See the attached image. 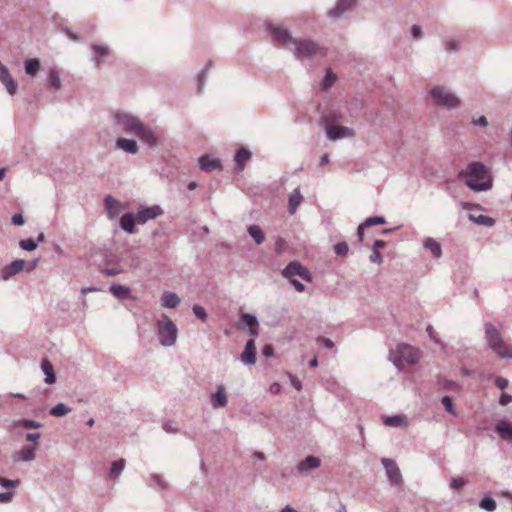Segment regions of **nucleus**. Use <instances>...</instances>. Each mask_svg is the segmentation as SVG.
Instances as JSON below:
<instances>
[{
    "instance_id": "f257e3e1",
    "label": "nucleus",
    "mask_w": 512,
    "mask_h": 512,
    "mask_svg": "<svg viewBox=\"0 0 512 512\" xmlns=\"http://www.w3.org/2000/svg\"><path fill=\"white\" fill-rule=\"evenodd\" d=\"M465 177V184L471 190L476 192L487 191L492 187V177L487 167L478 161L467 165L466 170L462 172Z\"/></svg>"
},
{
    "instance_id": "f03ea898",
    "label": "nucleus",
    "mask_w": 512,
    "mask_h": 512,
    "mask_svg": "<svg viewBox=\"0 0 512 512\" xmlns=\"http://www.w3.org/2000/svg\"><path fill=\"white\" fill-rule=\"evenodd\" d=\"M485 340L487 346L500 358L512 359V347L503 341L500 330L492 323L487 322L484 324Z\"/></svg>"
},
{
    "instance_id": "7ed1b4c3",
    "label": "nucleus",
    "mask_w": 512,
    "mask_h": 512,
    "mask_svg": "<svg viewBox=\"0 0 512 512\" xmlns=\"http://www.w3.org/2000/svg\"><path fill=\"white\" fill-rule=\"evenodd\" d=\"M420 356L421 352L418 349L402 343L390 350L389 359L399 371H402L405 364L415 365L418 363Z\"/></svg>"
},
{
    "instance_id": "20e7f679",
    "label": "nucleus",
    "mask_w": 512,
    "mask_h": 512,
    "mask_svg": "<svg viewBox=\"0 0 512 512\" xmlns=\"http://www.w3.org/2000/svg\"><path fill=\"white\" fill-rule=\"evenodd\" d=\"M114 128L122 133L136 136L143 126L138 117L126 111H116L112 114Z\"/></svg>"
},
{
    "instance_id": "39448f33",
    "label": "nucleus",
    "mask_w": 512,
    "mask_h": 512,
    "mask_svg": "<svg viewBox=\"0 0 512 512\" xmlns=\"http://www.w3.org/2000/svg\"><path fill=\"white\" fill-rule=\"evenodd\" d=\"M290 50L294 57L300 60L326 56V49L318 42L308 38L295 39Z\"/></svg>"
},
{
    "instance_id": "423d86ee",
    "label": "nucleus",
    "mask_w": 512,
    "mask_h": 512,
    "mask_svg": "<svg viewBox=\"0 0 512 512\" xmlns=\"http://www.w3.org/2000/svg\"><path fill=\"white\" fill-rule=\"evenodd\" d=\"M434 105L446 110L457 109L461 106L460 98L448 87L436 85L430 90Z\"/></svg>"
},
{
    "instance_id": "0eeeda50",
    "label": "nucleus",
    "mask_w": 512,
    "mask_h": 512,
    "mask_svg": "<svg viewBox=\"0 0 512 512\" xmlns=\"http://www.w3.org/2000/svg\"><path fill=\"white\" fill-rule=\"evenodd\" d=\"M156 325L160 344L164 347L175 345L178 336V328L172 319L166 314H162L157 320Z\"/></svg>"
},
{
    "instance_id": "6e6552de",
    "label": "nucleus",
    "mask_w": 512,
    "mask_h": 512,
    "mask_svg": "<svg viewBox=\"0 0 512 512\" xmlns=\"http://www.w3.org/2000/svg\"><path fill=\"white\" fill-rule=\"evenodd\" d=\"M267 31L274 45L284 48H291L295 42V38L290 32L281 25L268 24Z\"/></svg>"
},
{
    "instance_id": "1a4fd4ad",
    "label": "nucleus",
    "mask_w": 512,
    "mask_h": 512,
    "mask_svg": "<svg viewBox=\"0 0 512 512\" xmlns=\"http://www.w3.org/2000/svg\"><path fill=\"white\" fill-rule=\"evenodd\" d=\"M300 276L303 280L307 282H312L311 272L305 268L298 261H291L288 265L282 270V276L287 279H291L293 276Z\"/></svg>"
},
{
    "instance_id": "9d476101",
    "label": "nucleus",
    "mask_w": 512,
    "mask_h": 512,
    "mask_svg": "<svg viewBox=\"0 0 512 512\" xmlns=\"http://www.w3.org/2000/svg\"><path fill=\"white\" fill-rule=\"evenodd\" d=\"M381 463L384 467L386 476L392 486H399L403 479L400 469L395 460L390 458H382Z\"/></svg>"
},
{
    "instance_id": "9b49d317",
    "label": "nucleus",
    "mask_w": 512,
    "mask_h": 512,
    "mask_svg": "<svg viewBox=\"0 0 512 512\" xmlns=\"http://www.w3.org/2000/svg\"><path fill=\"white\" fill-rule=\"evenodd\" d=\"M163 214V209L159 205L150 207L140 205L135 213L138 224H145L150 220H154Z\"/></svg>"
},
{
    "instance_id": "f8f14e48",
    "label": "nucleus",
    "mask_w": 512,
    "mask_h": 512,
    "mask_svg": "<svg viewBox=\"0 0 512 512\" xmlns=\"http://www.w3.org/2000/svg\"><path fill=\"white\" fill-rule=\"evenodd\" d=\"M26 267V261L23 259H17L6 265L0 270V279L3 281L9 280L12 276L20 273Z\"/></svg>"
},
{
    "instance_id": "ddd939ff",
    "label": "nucleus",
    "mask_w": 512,
    "mask_h": 512,
    "mask_svg": "<svg viewBox=\"0 0 512 512\" xmlns=\"http://www.w3.org/2000/svg\"><path fill=\"white\" fill-rule=\"evenodd\" d=\"M355 4L356 0H337L335 7L327 11V16L332 19H339L350 11Z\"/></svg>"
},
{
    "instance_id": "4468645a",
    "label": "nucleus",
    "mask_w": 512,
    "mask_h": 512,
    "mask_svg": "<svg viewBox=\"0 0 512 512\" xmlns=\"http://www.w3.org/2000/svg\"><path fill=\"white\" fill-rule=\"evenodd\" d=\"M326 136L330 141H336L344 137H350L353 135L352 129L348 127H340L336 125H326L325 127Z\"/></svg>"
},
{
    "instance_id": "2eb2a0df",
    "label": "nucleus",
    "mask_w": 512,
    "mask_h": 512,
    "mask_svg": "<svg viewBox=\"0 0 512 512\" xmlns=\"http://www.w3.org/2000/svg\"><path fill=\"white\" fill-rule=\"evenodd\" d=\"M0 81L5 86L7 92L10 95H14L17 92V83L12 78L9 70L0 62Z\"/></svg>"
},
{
    "instance_id": "dca6fc26",
    "label": "nucleus",
    "mask_w": 512,
    "mask_h": 512,
    "mask_svg": "<svg viewBox=\"0 0 512 512\" xmlns=\"http://www.w3.org/2000/svg\"><path fill=\"white\" fill-rule=\"evenodd\" d=\"M117 149L124 151L127 154L135 155L139 152V145L136 140L119 137L115 141Z\"/></svg>"
},
{
    "instance_id": "f3484780",
    "label": "nucleus",
    "mask_w": 512,
    "mask_h": 512,
    "mask_svg": "<svg viewBox=\"0 0 512 512\" xmlns=\"http://www.w3.org/2000/svg\"><path fill=\"white\" fill-rule=\"evenodd\" d=\"M199 167L205 172H211L213 170H221L222 164L220 159L212 158L209 155H202L198 159Z\"/></svg>"
},
{
    "instance_id": "a211bd4d",
    "label": "nucleus",
    "mask_w": 512,
    "mask_h": 512,
    "mask_svg": "<svg viewBox=\"0 0 512 512\" xmlns=\"http://www.w3.org/2000/svg\"><path fill=\"white\" fill-rule=\"evenodd\" d=\"M241 361L248 366H253L256 363V347L254 339H249L246 342L245 349L241 354Z\"/></svg>"
},
{
    "instance_id": "6ab92c4d",
    "label": "nucleus",
    "mask_w": 512,
    "mask_h": 512,
    "mask_svg": "<svg viewBox=\"0 0 512 512\" xmlns=\"http://www.w3.org/2000/svg\"><path fill=\"white\" fill-rule=\"evenodd\" d=\"M136 137L149 147H156L158 145V139L155 132L145 124H143Z\"/></svg>"
},
{
    "instance_id": "aec40b11",
    "label": "nucleus",
    "mask_w": 512,
    "mask_h": 512,
    "mask_svg": "<svg viewBox=\"0 0 512 512\" xmlns=\"http://www.w3.org/2000/svg\"><path fill=\"white\" fill-rule=\"evenodd\" d=\"M138 223L135 213L126 212L120 218V227L129 234L136 232L135 224Z\"/></svg>"
},
{
    "instance_id": "412c9836",
    "label": "nucleus",
    "mask_w": 512,
    "mask_h": 512,
    "mask_svg": "<svg viewBox=\"0 0 512 512\" xmlns=\"http://www.w3.org/2000/svg\"><path fill=\"white\" fill-rule=\"evenodd\" d=\"M212 66H213V62L211 60H208L205 63L204 67L201 68L199 70V72L197 73V86H196V90H197L198 94L202 93V91H203V89L205 87L207 78H208V72L212 68Z\"/></svg>"
},
{
    "instance_id": "4be33fe9",
    "label": "nucleus",
    "mask_w": 512,
    "mask_h": 512,
    "mask_svg": "<svg viewBox=\"0 0 512 512\" xmlns=\"http://www.w3.org/2000/svg\"><path fill=\"white\" fill-rule=\"evenodd\" d=\"M228 403L223 385H219L217 391L211 395V405L213 408L225 407Z\"/></svg>"
},
{
    "instance_id": "5701e85b",
    "label": "nucleus",
    "mask_w": 512,
    "mask_h": 512,
    "mask_svg": "<svg viewBox=\"0 0 512 512\" xmlns=\"http://www.w3.org/2000/svg\"><path fill=\"white\" fill-rule=\"evenodd\" d=\"M321 465V461L319 458L315 456H307L303 461L298 463L296 469L300 473L307 472L312 469H317Z\"/></svg>"
},
{
    "instance_id": "b1692460",
    "label": "nucleus",
    "mask_w": 512,
    "mask_h": 512,
    "mask_svg": "<svg viewBox=\"0 0 512 512\" xmlns=\"http://www.w3.org/2000/svg\"><path fill=\"white\" fill-rule=\"evenodd\" d=\"M179 296L172 291H164L161 296V304L168 309H174L180 304Z\"/></svg>"
},
{
    "instance_id": "393cba45",
    "label": "nucleus",
    "mask_w": 512,
    "mask_h": 512,
    "mask_svg": "<svg viewBox=\"0 0 512 512\" xmlns=\"http://www.w3.org/2000/svg\"><path fill=\"white\" fill-rule=\"evenodd\" d=\"M110 292L119 300L132 299L131 290L128 286L120 284H112L109 288Z\"/></svg>"
},
{
    "instance_id": "a878e982",
    "label": "nucleus",
    "mask_w": 512,
    "mask_h": 512,
    "mask_svg": "<svg viewBox=\"0 0 512 512\" xmlns=\"http://www.w3.org/2000/svg\"><path fill=\"white\" fill-rule=\"evenodd\" d=\"M41 370L45 375V383L48 385H52L56 382V375L54 372L53 365L48 359H43L41 362Z\"/></svg>"
},
{
    "instance_id": "bb28decb",
    "label": "nucleus",
    "mask_w": 512,
    "mask_h": 512,
    "mask_svg": "<svg viewBox=\"0 0 512 512\" xmlns=\"http://www.w3.org/2000/svg\"><path fill=\"white\" fill-rule=\"evenodd\" d=\"M35 450L36 448L35 447H32V446H24L21 448V450H19L14 459L16 461H20V462H30V461H33L35 459Z\"/></svg>"
},
{
    "instance_id": "cd10ccee",
    "label": "nucleus",
    "mask_w": 512,
    "mask_h": 512,
    "mask_svg": "<svg viewBox=\"0 0 512 512\" xmlns=\"http://www.w3.org/2000/svg\"><path fill=\"white\" fill-rule=\"evenodd\" d=\"M302 201H303V196L300 192V189L299 188L294 189L293 192L289 196V201H288L289 214L293 215L296 212L298 206L301 204Z\"/></svg>"
},
{
    "instance_id": "c85d7f7f",
    "label": "nucleus",
    "mask_w": 512,
    "mask_h": 512,
    "mask_svg": "<svg viewBox=\"0 0 512 512\" xmlns=\"http://www.w3.org/2000/svg\"><path fill=\"white\" fill-rule=\"evenodd\" d=\"M91 49L93 51L92 60L95 62L97 67L101 65V62L99 61L98 57L105 58L110 55V49L104 45L93 44L91 46Z\"/></svg>"
},
{
    "instance_id": "c756f323",
    "label": "nucleus",
    "mask_w": 512,
    "mask_h": 512,
    "mask_svg": "<svg viewBox=\"0 0 512 512\" xmlns=\"http://www.w3.org/2000/svg\"><path fill=\"white\" fill-rule=\"evenodd\" d=\"M251 158V152L246 148L239 149L234 157L236 162L237 170L242 171L244 169L245 163Z\"/></svg>"
},
{
    "instance_id": "7c9ffc66",
    "label": "nucleus",
    "mask_w": 512,
    "mask_h": 512,
    "mask_svg": "<svg viewBox=\"0 0 512 512\" xmlns=\"http://www.w3.org/2000/svg\"><path fill=\"white\" fill-rule=\"evenodd\" d=\"M468 219L473 223L486 227H493L495 225V220L492 217L483 214H469Z\"/></svg>"
},
{
    "instance_id": "2f4dec72",
    "label": "nucleus",
    "mask_w": 512,
    "mask_h": 512,
    "mask_svg": "<svg viewBox=\"0 0 512 512\" xmlns=\"http://www.w3.org/2000/svg\"><path fill=\"white\" fill-rule=\"evenodd\" d=\"M424 247L428 249L434 258H440L442 255V249L440 244L433 238H426L424 241Z\"/></svg>"
},
{
    "instance_id": "473e14b6",
    "label": "nucleus",
    "mask_w": 512,
    "mask_h": 512,
    "mask_svg": "<svg viewBox=\"0 0 512 512\" xmlns=\"http://www.w3.org/2000/svg\"><path fill=\"white\" fill-rule=\"evenodd\" d=\"M248 234L253 238L254 242L258 245L262 244L265 240V235L260 226L253 224L247 228Z\"/></svg>"
},
{
    "instance_id": "72a5a7b5",
    "label": "nucleus",
    "mask_w": 512,
    "mask_h": 512,
    "mask_svg": "<svg viewBox=\"0 0 512 512\" xmlns=\"http://www.w3.org/2000/svg\"><path fill=\"white\" fill-rule=\"evenodd\" d=\"M48 83L49 86L55 91H58L62 88L60 72L57 69H50L48 73Z\"/></svg>"
},
{
    "instance_id": "f704fd0d",
    "label": "nucleus",
    "mask_w": 512,
    "mask_h": 512,
    "mask_svg": "<svg viewBox=\"0 0 512 512\" xmlns=\"http://www.w3.org/2000/svg\"><path fill=\"white\" fill-rule=\"evenodd\" d=\"M495 430L503 440H512V424L499 423L496 425Z\"/></svg>"
},
{
    "instance_id": "c9c22d12",
    "label": "nucleus",
    "mask_w": 512,
    "mask_h": 512,
    "mask_svg": "<svg viewBox=\"0 0 512 512\" xmlns=\"http://www.w3.org/2000/svg\"><path fill=\"white\" fill-rule=\"evenodd\" d=\"M40 61L36 58L28 59L24 63L25 73L34 77L40 70Z\"/></svg>"
},
{
    "instance_id": "e433bc0d",
    "label": "nucleus",
    "mask_w": 512,
    "mask_h": 512,
    "mask_svg": "<svg viewBox=\"0 0 512 512\" xmlns=\"http://www.w3.org/2000/svg\"><path fill=\"white\" fill-rule=\"evenodd\" d=\"M344 120V117L340 110L337 109H331L328 111L327 114L322 116V121L325 123H340Z\"/></svg>"
},
{
    "instance_id": "4c0bfd02",
    "label": "nucleus",
    "mask_w": 512,
    "mask_h": 512,
    "mask_svg": "<svg viewBox=\"0 0 512 512\" xmlns=\"http://www.w3.org/2000/svg\"><path fill=\"white\" fill-rule=\"evenodd\" d=\"M150 486L158 489V490H167L168 489V483L163 479L161 475L158 474H151L150 476Z\"/></svg>"
},
{
    "instance_id": "58836bf2",
    "label": "nucleus",
    "mask_w": 512,
    "mask_h": 512,
    "mask_svg": "<svg viewBox=\"0 0 512 512\" xmlns=\"http://www.w3.org/2000/svg\"><path fill=\"white\" fill-rule=\"evenodd\" d=\"M384 424L390 427H401L406 424V421L403 415H394L385 417Z\"/></svg>"
},
{
    "instance_id": "ea45409f",
    "label": "nucleus",
    "mask_w": 512,
    "mask_h": 512,
    "mask_svg": "<svg viewBox=\"0 0 512 512\" xmlns=\"http://www.w3.org/2000/svg\"><path fill=\"white\" fill-rule=\"evenodd\" d=\"M240 325L241 327L248 326L250 328L258 327L259 323L255 315L245 313L240 316Z\"/></svg>"
},
{
    "instance_id": "a19ab883",
    "label": "nucleus",
    "mask_w": 512,
    "mask_h": 512,
    "mask_svg": "<svg viewBox=\"0 0 512 512\" xmlns=\"http://www.w3.org/2000/svg\"><path fill=\"white\" fill-rule=\"evenodd\" d=\"M125 461L124 459L116 460L112 463L111 469L109 471V476L111 478H117L118 475L124 470Z\"/></svg>"
},
{
    "instance_id": "79ce46f5",
    "label": "nucleus",
    "mask_w": 512,
    "mask_h": 512,
    "mask_svg": "<svg viewBox=\"0 0 512 512\" xmlns=\"http://www.w3.org/2000/svg\"><path fill=\"white\" fill-rule=\"evenodd\" d=\"M71 411L69 407H67L63 403H58L50 409V414L54 417H62L68 414Z\"/></svg>"
},
{
    "instance_id": "37998d69",
    "label": "nucleus",
    "mask_w": 512,
    "mask_h": 512,
    "mask_svg": "<svg viewBox=\"0 0 512 512\" xmlns=\"http://www.w3.org/2000/svg\"><path fill=\"white\" fill-rule=\"evenodd\" d=\"M104 202L109 213H117L119 211L120 203L111 195L106 196Z\"/></svg>"
},
{
    "instance_id": "c03bdc74",
    "label": "nucleus",
    "mask_w": 512,
    "mask_h": 512,
    "mask_svg": "<svg viewBox=\"0 0 512 512\" xmlns=\"http://www.w3.org/2000/svg\"><path fill=\"white\" fill-rule=\"evenodd\" d=\"M336 79V74H334L331 70H327L326 75L321 82L322 90H328L330 87H332Z\"/></svg>"
},
{
    "instance_id": "a18cd8bd",
    "label": "nucleus",
    "mask_w": 512,
    "mask_h": 512,
    "mask_svg": "<svg viewBox=\"0 0 512 512\" xmlns=\"http://www.w3.org/2000/svg\"><path fill=\"white\" fill-rule=\"evenodd\" d=\"M479 506L481 509L485 511L493 512L496 509L497 504L492 497H484L483 499L480 500Z\"/></svg>"
},
{
    "instance_id": "49530a36",
    "label": "nucleus",
    "mask_w": 512,
    "mask_h": 512,
    "mask_svg": "<svg viewBox=\"0 0 512 512\" xmlns=\"http://www.w3.org/2000/svg\"><path fill=\"white\" fill-rule=\"evenodd\" d=\"M461 43L458 39H448L444 42V49L446 52L453 53L460 49Z\"/></svg>"
},
{
    "instance_id": "de8ad7c7",
    "label": "nucleus",
    "mask_w": 512,
    "mask_h": 512,
    "mask_svg": "<svg viewBox=\"0 0 512 512\" xmlns=\"http://www.w3.org/2000/svg\"><path fill=\"white\" fill-rule=\"evenodd\" d=\"M441 403L449 414L457 416V411L454 407L452 398L450 396H443L441 399Z\"/></svg>"
},
{
    "instance_id": "09e8293b",
    "label": "nucleus",
    "mask_w": 512,
    "mask_h": 512,
    "mask_svg": "<svg viewBox=\"0 0 512 512\" xmlns=\"http://www.w3.org/2000/svg\"><path fill=\"white\" fill-rule=\"evenodd\" d=\"M19 246L25 251H34L37 248V242L33 238L22 239L19 241Z\"/></svg>"
},
{
    "instance_id": "8fccbe9b",
    "label": "nucleus",
    "mask_w": 512,
    "mask_h": 512,
    "mask_svg": "<svg viewBox=\"0 0 512 512\" xmlns=\"http://www.w3.org/2000/svg\"><path fill=\"white\" fill-rule=\"evenodd\" d=\"M438 383L442 389L447 391H454L458 388L457 384L454 381L445 378H439Z\"/></svg>"
},
{
    "instance_id": "3c124183",
    "label": "nucleus",
    "mask_w": 512,
    "mask_h": 512,
    "mask_svg": "<svg viewBox=\"0 0 512 512\" xmlns=\"http://www.w3.org/2000/svg\"><path fill=\"white\" fill-rule=\"evenodd\" d=\"M385 223H386V219L383 216H372V217L367 218L364 221V225H367V227L374 226V225H382Z\"/></svg>"
},
{
    "instance_id": "603ef678",
    "label": "nucleus",
    "mask_w": 512,
    "mask_h": 512,
    "mask_svg": "<svg viewBox=\"0 0 512 512\" xmlns=\"http://www.w3.org/2000/svg\"><path fill=\"white\" fill-rule=\"evenodd\" d=\"M19 424L28 429H38L42 426L40 422L30 419H22L19 421Z\"/></svg>"
},
{
    "instance_id": "864d4df0",
    "label": "nucleus",
    "mask_w": 512,
    "mask_h": 512,
    "mask_svg": "<svg viewBox=\"0 0 512 512\" xmlns=\"http://www.w3.org/2000/svg\"><path fill=\"white\" fill-rule=\"evenodd\" d=\"M193 313L202 321V322H206L207 321V313L205 311V309L200 306V305H194L193 308Z\"/></svg>"
},
{
    "instance_id": "5fc2aeb1",
    "label": "nucleus",
    "mask_w": 512,
    "mask_h": 512,
    "mask_svg": "<svg viewBox=\"0 0 512 512\" xmlns=\"http://www.w3.org/2000/svg\"><path fill=\"white\" fill-rule=\"evenodd\" d=\"M349 247L346 242H339L334 245V252L339 256H344L348 253Z\"/></svg>"
},
{
    "instance_id": "6e6d98bb",
    "label": "nucleus",
    "mask_w": 512,
    "mask_h": 512,
    "mask_svg": "<svg viewBox=\"0 0 512 512\" xmlns=\"http://www.w3.org/2000/svg\"><path fill=\"white\" fill-rule=\"evenodd\" d=\"M20 481L18 479L16 480H8L5 478L0 477V485L4 488H15L18 486Z\"/></svg>"
},
{
    "instance_id": "4d7b16f0",
    "label": "nucleus",
    "mask_w": 512,
    "mask_h": 512,
    "mask_svg": "<svg viewBox=\"0 0 512 512\" xmlns=\"http://www.w3.org/2000/svg\"><path fill=\"white\" fill-rule=\"evenodd\" d=\"M466 485V480L463 478H452L450 481V488L458 490Z\"/></svg>"
},
{
    "instance_id": "13d9d810",
    "label": "nucleus",
    "mask_w": 512,
    "mask_h": 512,
    "mask_svg": "<svg viewBox=\"0 0 512 512\" xmlns=\"http://www.w3.org/2000/svg\"><path fill=\"white\" fill-rule=\"evenodd\" d=\"M122 269L120 267H113V268H104L102 270V273L106 276H116L122 273Z\"/></svg>"
},
{
    "instance_id": "bf43d9fd",
    "label": "nucleus",
    "mask_w": 512,
    "mask_h": 512,
    "mask_svg": "<svg viewBox=\"0 0 512 512\" xmlns=\"http://www.w3.org/2000/svg\"><path fill=\"white\" fill-rule=\"evenodd\" d=\"M318 343H320L324 348H327V349H333L335 347L333 341L329 338H325V337H319L317 339Z\"/></svg>"
},
{
    "instance_id": "052dcab7",
    "label": "nucleus",
    "mask_w": 512,
    "mask_h": 512,
    "mask_svg": "<svg viewBox=\"0 0 512 512\" xmlns=\"http://www.w3.org/2000/svg\"><path fill=\"white\" fill-rule=\"evenodd\" d=\"M369 260L372 262V263H378L380 264L383 260L382 258V255L380 254L379 251L377 250H372V253L371 255L369 256Z\"/></svg>"
},
{
    "instance_id": "680f3d73",
    "label": "nucleus",
    "mask_w": 512,
    "mask_h": 512,
    "mask_svg": "<svg viewBox=\"0 0 512 512\" xmlns=\"http://www.w3.org/2000/svg\"><path fill=\"white\" fill-rule=\"evenodd\" d=\"M512 402V395L508 393H502L499 398V404L502 406H506Z\"/></svg>"
},
{
    "instance_id": "e2e57ef3",
    "label": "nucleus",
    "mask_w": 512,
    "mask_h": 512,
    "mask_svg": "<svg viewBox=\"0 0 512 512\" xmlns=\"http://www.w3.org/2000/svg\"><path fill=\"white\" fill-rule=\"evenodd\" d=\"M411 36L414 38V39H420L422 37V30H421V27L418 26V25H413L411 27Z\"/></svg>"
},
{
    "instance_id": "0e129e2a",
    "label": "nucleus",
    "mask_w": 512,
    "mask_h": 512,
    "mask_svg": "<svg viewBox=\"0 0 512 512\" xmlns=\"http://www.w3.org/2000/svg\"><path fill=\"white\" fill-rule=\"evenodd\" d=\"M509 382L506 378H503V377H497L495 379V385L499 388V389H505L507 386H508Z\"/></svg>"
},
{
    "instance_id": "69168bd1",
    "label": "nucleus",
    "mask_w": 512,
    "mask_h": 512,
    "mask_svg": "<svg viewBox=\"0 0 512 512\" xmlns=\"http://www.w3.org/2000/svg\"><path fill=\"white\" fill-rule=\"evenodd\" d=\"M290 283L298 292H303L305 290V285L297 279H290Z\"/></svg>"
},
{
    "instance_id": "338daca9",
    "label": "nucleus",
    "mask_w": 512,
    "mask_h": 512,
    "mask_svg": "<svg viewBox=\"0 0 512 512\" xmlns=\"http://www.w3.org/2000/svg\"><path fill=\"white\" fill-rule=\"evenodd\" d=\"M11 222L13 225L21 226L24 224V218L21 214H14L11 218Z\"/></svg>"
},
{
    "instance_id": "774afa93",
    "label": "nucleus",
    "mask_w": 512,
    "mask_h": 512,
    "mask_svg": "<svg viewBox=\"0 0 512 512\" xmlns=\"http://www.w3.org/2000/svg\"><path fill=\"white\" fill-rule=\"evenodd\" d=\"M472 123L481 127H486L488 125V121L485 116H479L478 118L473 119Z\"/></svg>"
}]
</instances>
